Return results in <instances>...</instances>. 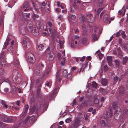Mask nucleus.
<instances>
[{
	"label": "nucleus",
	"instance_id": "nucleus-25",
	"mask_svg": "<svg viewBox=\"0 0 128 128\" xmlns=\"http://www.w3.org/2000/svg\"><path fill=\"white\" fill-rule=\"evenodd\" d=\"M29 6V5L28 3L27 2H24V4L22 6L24 8H26V9L27 8H28Z\"/></svg>",
	"mask_w": 128,
	"mask_h": 128
},
{
	"label": "nucleus",
	"instance_id": "nucleus-11",
	"mask_svg": "<svg viewBox=\"0 0 128 128\" xmlns=\"http://www.w3.org/2000/svg\"><path fill=\"white\" fill-rule=\"evenodd\" d=\"M54 57L51 54H48L47 56L46 59L50 61H52L54 59Z\"/></svg>",
	"mask_w": 128,
	"mask_h": 128
},
{
	"label": "nucleus",
	"instance_id": "nucleus-41",
	"mask_svg": "<svg viewBox=\"0 0 128 128\" xmlns=\"http://www.w3.org/2000/svg\"><path fill=\"white\" fill-rule=\"evenodd\" d=\"M103 56V55L101 53H99L98 54V56L100 60H101Z\"/></svg>",
	"mask_w": 128,
	"mask_h": 128
},
{
	"label": "nucleus",
	"instance_id": "nucleus-12",
	"mask_svg": "<svg viewBox=\"0 0 128 128\" xmlns=\"http://www.w3.org/2000/svg\"><path fill=\"white\" fill-rule=\"evenodd\" d=\"M0 66L2 67H4L6 65V63L4 58H2V60H0Z\"/></svg>",
	"mask_w": 128,
	"mask_h": 128
},
{
	"label": "nucleus",
	"instance_id": "nucleus-27",
	"mask_svg": "<svg viewBox=\"0 0 128 128\" xmlns=\"http://www.w3.org/2000/svg\"><path fill=\"white\" fill-rule=\"evenodd\" d=\"M123 48H124V50L126 52L128 50V44L124 45Z\"/></svg>",
	"mask_w": 128,
	"mask_h": 128
},
{
	"label": "nucleus",
	"instance_id": "nucleus-2",
	"mask_svg": "<svg viewBox=\"0 0 128 128\" xmlns=\"http://www.w3.org/2000/svg\"><path fill=\"white\" fill-rule=\"evenodd\" d=\"M81 121L80 118L76 119L70 126V128H77L81 125Z\"/></svg>",
	"mask_w": 128,
	"mask_h": 128
},
{
	"label": "nucleus",
	"instance_id": "nucleus-61",
	"mask_svg": "<svg viewBox=\"0 0 128 128\" xmlns=\"http://www.w3.org/2000/svg\"><path fill=\"white\" fill-rule=\"evenodd\" d=\"M128 73V69H127L124 74V76H126Z\"/></svg>",
	"mask_w": 128,
	"mask_h": 128
},
{
	"label": "nucleus",
	"instance_id": "nucleus-14",
	"mask_svg": "<svg viewBox=\"0 0 128 128\" xmlns=\"http://www.w3.org/2000/svg\"><path fill=\"white\" fill-rule=\"evenodd\" d=\"M128 60V58L126 56L122 58V63L123 65H126Z\"/></svg>",
	"mask_w": 128,
	"mask_h": 128
},
{
	"label": "nucleus",
	"instance_id": "nucleus-22",
	"mask_svg": "<svg viewBox=\"0 0 128 128\" xmlns=\"http://www.w3.org/2000/svg\"><path fill=\"white\" fill-rule=\"evenodd\" d=\"M92 16V14H88L87 15V18L88 21L90 22L92 21V20H91V17Z\"/></svg>",
	"mask_w": 128,
	"mask_h": 128
},
{
	"label": "nucleus",
	"instance_id": "nucleus-55",
	"mask_svg": "<svg viewBox=\"0 0 128 128\" xmlns=\"http://www.w3.org/2000/svg\"><path fill=\"white\" fill-rule=\"evenodd\" d=\"M5 82H7L9 83V84H10V85H11V82L10 81L8 80H6L5 81Z\"/></svg>",
	"mask_w": 128,
	"mask_h": 128
},
{
	"label": "nucleus",
	"instance_id": "nucleus-46",
	"mask_svg": "<svg viewBox=\"0 0 128 128\" xmlns=\"http://www.w3.org/2000/svg\"><path fill=\"white\" fill-rule=\"evenodd\" d=\"M67 72L66 70H64L63 72V74L64 76H65L67 74Z\"/></svg>",
	"mask_w": 128,
	"mask_h": 128
},
{
	"label": "nucleus",
	"instance_id": "nucleus-7",
	"mask_svg": "<svg viewBox=\"0 0 128 128\" xmlns=\"http://www.w3.org/2000/svg\"><path fill=\"white\" fill-rule=\"evenodd\" d=\"M117 51L118 52V56L120 58H121L123 56L124 53L120 50V47L117 48Z\"/></svg>",
	"mask_w": 128,
	"mask_h": 128
},
{
	"label": "nucleus",
	"instance_id": "nucleus-5",
	"mask_svg": "<svg viewBox=\"0 0 128 128\" xmlns=\"http://www.w3.org/2000/svg\"><path fill=\"white\" fill-rule=\"evenodd\" d=\"M42 69L39 66H37L36 67L35 73L37 75L40 74L42 73Z\"/></svg>",
	"mask_w": 128,
	"mask_h": 128
},
{
	"label": "nucleus",
	"instance_id": "nucleus-19",
	"mask_svg": "<svg viewBox=\"0 0 128 128\" xmlns=\"http://www.w3.org/2000/svg\"><path fill=\"white\" fill-rule=\"evenodd\" d=\"M119 93L121 95H122L124 94V89L123 86H121L119 88Z\"/></svg>",
	"mask_w": 128,
	"mask_h": 128
},
{
	"label": "nucleus",
	"instance_id": "nucleus-26",
	"mask_svg": "<svg viewBox=\"0 0 128 128\" xmlns=\"http://www.w3.org/2000/svg\"><path fill=\"white\" fill-rule=\"evenodd\" d=\"M9 119L6 116H4L2 118V120L3 122H8Z\"/></svg>",
	"mask_w": 128,
	"mask_h": 128
},
{
	"label": "nucleus",
	"instance_id": "nucleus-15",
	"mask_svg": "<svg viewBox=\"0 0 128 128\" xmlns=\"http://www.w3.org/2000/svg\"><path fill=\"white\" fill-rule=\"evenodd\" d=\"M29 108L28 105H26L25 106V110L24 113H23L22 116L23 117H24L26 115L27 111L28 110Z\"/></svg>",
	"mask_w": 128,
	"mask_h": 128
},
{
	"label": "nucleus",
	"instance_id": "nucleus-57",
	"mask_svg": "<svg viewBox=\"0 0 128 128\" xmlns=\"http://www.w3.org/2000/svg\"><path fill=\"white\" fill-rule=\"evenodd\" d=\"M76 104V100L75 99L72 102V105H74Z\"/></svg>",
	"mask_w": 128,
	"mask_h": 128
},
{
	"label": "nucleus",
	"instance_id": "nucleus-6",
	"mask_svg": "<svg viewBox=\"0 0 128 128\" xmlns=\"http://www.w3.org/2000/svg\"><path fill=\"white\" fill-rule=\"evenodd\" d=\"M32 30L31 32L34 36H36L38 35V30L35 27H32Z\"/></svg>",
	"mask_w": 128,
	"mask_h": 128
},
{
	"label": "nucleus",
	"instance_id": "nucleus-35",
	"mask_svg": "<svg viewBox=\"0 0 128 128\" xmlns=\"http://www.w3.org/2000/svg\"><path fill=\"white\" fill-rule=\"evenodd\" d=\"M72 2L73 6L75 8H76V5L75 0H72Z\"/></svg>",
	"mask_w": 128,
	"mask_h": 128
},
{
	"label": "nucleus",
	"instance_id": "nucleus-20",
	"mask_svg": "<svg viewBox=\"0 0 128 128\" xmlns=\"http://www.w3.org/2000/svg\"><path fill=\"white\" fill-rule=\"evenodd\" d=\"M100 124L102 127H105L106 126V123L104 120H101L100 122Z\"/></svg>",
	"mask_w": 128,
	"mask_h": 128
},
{
	"label": "nucleus",
	"instance_id": "nucleus-3",
	"mask_svg": "<svg viewBox=\"0 0 128 128\" xmlns=\"http://www.w3.org/2000/svg\"><path fill=\"white\" fill-rule=\"evenodd\" d=\"M22 44L24 48H26L30 45V43L28 38H25L23 39Z\"/></svg>",
	"mask_w": 128,
	"mask_h": 128
},
{
	"label": "nucleus",
	"instance_id": "nucleus-45",
	"mask_svg": "<svg viewBox=\"0 0 128 128\" xmlns=\"http://www.w3.org/2000/svg\"><path fill=\"white\" fill-rule=\"evenodd\" d=\"M70 18L72 20H74L76 18V16L74 15H72L70 16Z\"/></svg>",
	"mask_w": 128,
	"mask_h": 128
},
{
	"label": "nucleus",
	"instance_id": "nucleus-52",
	"mask_svg": "<svg viewBox=\"0 0 128 128\" xmlns=\"http://www.w3.org/2000/svg\"><path fill=\"white\" fill-rule=\"evenodd\" d=\"M21 8H22V10L23 11L24 10L25 12L26 11L28 10L29 9V8H27V9H26V8H24L23 7L22 8V7H21Z\"/></svg>",
	"mask_w": 128,
	"mask_h": 128
},
{
	"label": "nucleus",
	"instance_id": "nucleus-59",
	"mask_svg": "<svg viewBox=\"0 0 128 128\" xmlns=\"http://www.w3.org/2000/svg\"><path fill=\"white\" fill-rule=\"evenodd\" d=\"M30 13H28V14H26V16L27 18H30Z\"/></svg>",
	"mask_w": 128,
	"mask_h": 128
},
{
	"label": "nucleus",
	"instance_id": "nucleus-37",
	"mask_svg": "<svg viewBox=\"0 0 128 128\" xmlns=\"http://www.w3.org/2000/svg\"><path fill=\"white\" fill-rule=\"evenodd\" d=\"M90 114L89 113H86V116L84 118V120H87L89 116H90Z\"/></svg>",
	"mask_w": 128,
	"mask_h": 128
},
{
	"label": "nucleus",
	"instance_id": "nucleus-4",
	"mask_svg": "<svg viewBox=\"0 0 128 128\" xmlns=\"http://www.w3.org/2000/svg\"><path fill=\"white\" fill-rule=\"evenodd\" d=\"M58 57L59 60L60 61L61 64V65H64L65 62V59L64 58L62 57L60 53H58Z\"/></svg>",
	"mask_w": 128,
	"mask_h": 128
},
{
	"label": "nucleus",
	"instance_id": "nucleus-34",
	"mask_svg": "<svg viewBox=\"0 0 128 128\" xmlns=\"http://www.w3.org/2000/svg\"><path fill=\"white\" fill-rule=\"evenodd\" d=\"M115 110V111L114 112V114H117L120 112V108L119 107H117L116 108Z\"/></svg>",
	"mask_w": 128,
	"mask_h": 128
},
{
	"label": "nucleus",
	"instance_id": "nucleus-31",
	"mask_svg": "<svg viewBox=\"0 0 128 128\" xmlns=\"http://www.w3.org/2000/svg\"><path fill=\"white\" fill-rule=\"evenodd\" d=\"M97 85L98 84L97 83L95 82H92V86L94 88H96L97 87Z\"/></svg>",
	"mask_w": 128,
	"mask_h": 128
},
{
	"label": "nucleus",
	"instance_id": "nucleus-53",
	"mask_svg": "<svg viewBox=\"0 0 128 128\" xmlns=\"http://www.w3.org/2000/svg\"><path fill=\"white\" fill-rule=\"evenodd\" d=\"M46 86L48 87L49 88H50V86L51 85V84L50 82H48L46 84Z\"/></svg>",
	"mask_w": 128,
	"mask_h": 128
},
{
	"label": "nucleus",
	"instance_id": "nucleus-38",
	"mask_svg": "<svg viewBox=\"0 0 128 128\" xmlns=\"http://www.w3.org/2000/svg\"><path fill=\"white\" fill-rule=\"evenodd\" d=\"M30 118V116H27V117L24 120V124H25L26 122H27L29 119V118Z\"/></svg>",
	"mask_w": 128,
	"mask_h": 128
},
{
	"label": "nucleus",
	"instance_id": "nucleus-44",
	"mask_svg": "<svg viewBox=\"0 0 128 128\" xmlns=\"http://www.w3.org/2000/svg\"><path fill=\"white\" fill-rule=\"evenodd\" d=\"M4 52L0 54V60H2V58H4Z\"/></svg>",
	"mask_w": 128,
	"mask_h": 128
},
{
	"label": "nucleus",
	"instance_id": "nucleus-16",
	"mask_svg": "<svg viewBox=\"0 0 128 128\" xmlns=\"http://www.w3.org/2000/svg\"><path fill=\"white\" fill-rule=\"evenodd\" d=\"M90 30L91 32H93V30H94V32H96L98 29V28L96 26H92L91 27L90 26Z\"/></svg>",
	"mask_w": 128,
	"mask_h": 128
},
{
	"label": "nucleus",
	"instance_id": "nucleus-54",
	"mask_svg": "<svg viewBox=\"0 0 128 128\" xmlns=\"http://www.w3.org/2000/svg\"><path fill=\"white\" fill-rule=\"evenodd\" d=\"M104 69L105 71H106L107 70L108 67L106 65L104 66Z\"/></svg>",
	"mask_w": 128,
	"mask_h": 128
},
{
	"label": "nucleus",
	"instance_id": "nucleus-56",
	"mask_svg": "<svg viewBox=\"0 0 128 128\" xmlns=\"http://www.w3.org/2000/svg\"><path fill=\"white\" fill-rule=\"evenodd\" d=\"M8 88H5L4 89V90L6 92H8Z\"/></svg>",
	"mask_w": 128,
	"mask_h": 128
},
{
	"label": "nucleus",
	"instance_id": "nucleus-30",
	"mask_svg": "<svg viewBox=\"0 0 128 128\" xmlns=\"http://www.w3.org/2000/svg\"><path fill=\"white\" fill-rule=\"evenodd\" d=\"M14 65L16 67H18L19 64L18 62V59H16V60L14 61Z\"/></svg>",
	"mask_w": 128,
	"mask_h": 128
},
{
	"label": "nucleus",
	"instance_id": "nucleus-42",
	"mask_svg": "<svg viewBox=\"0 0 128 128\" xmlns=\"http://www.w3.org/2000/svg\"><path fill=\"white\" fill-rule=\"evenodd\" d=\"M47 6H46V8H47V10L48 11L49 10L50 6L49 5V3L48 2H47L46 3Z\"/></svg>",
	"mask_w": 128,
	"mask_h": 128
},
{
	"label": "nucleus",
	"instance_id": "nucleus-60",
	"mask_svg": "<svg viewBox=\"0 0 128 128\" xmlns=\"http://www.w3.org/2000/svg\"><path fill=\"white\" fill-rule=\"evenodd\" d=\"M60 2L58 1L57 2V6L58 7H60L61 5H60Z\"/></svg>",
	"mask_w": 128,
	"mask_h": 128
},
{
	"label": "nucleus",
	"instance_id": "nucleus-9",
	"mask_svg": "<svg viewBox=\"0 0 128 128\" xmlns=\"http://www.w3.org/2000/svg\"><path fill=\"white\" fill-rule=\"evenodd\" d=\"M107 60L109 66H111L112 65V57L111 56H108L107 57Z\"/></svg>",
	"mask_w": 128,
	"mask_h": 128
},
{
	"label": "nucleus",
	"instance_id": "nucleus-62",
	"mask_svg": "<svg viewBox=\"0 0 128 128\" xmlns=\"http://www.w3.org/2000/svg\"><path fill=\"white\" fill-rule=\"evenodd\" d=\"M1 102H2V105H4L5 104V102L4 100H1Z\"/></svg>",
	"mask_w": 128,
	"mask_h": 128
},
{
	"label": "nucleus",
	"instance_id": "nucleus-58",
	"mask_svg": "<svg viewBox=\"0 0 128 128\" xmlns=\"http://www.w3.org/2000/svg\"><path fill=\"white\" fill-rule=\"evenodd\" d=\"M51 69L50 68H49L48 69V71L46 72V74L48 75L49 74V72L50 71Z\"/></svg>",
	"mask_w": 128,
	"mask_h": 128
},
{
	"label": "nucleus",
	"instance_id": "nucleus-23",
	"mask_svg": "<svg viewBox=\"0 0 128 128\" xmlns=\"http://www.w3.org/2000/svg\"><path fill=\"white\" fill-rule=\"evenodd\" d=\"M114 62L116 67H118L120 65V62L118 60H115Z\"/></svg>",
	"mask_w": 128,
	"mask_h": 128
},
{
	"label": "nucleus",
	"instance_id": "nucleus-24",
	"mask_svg": "<svg viewBox=\"0 0 128 128\" xmlns=\"http://www.w3.org/2000/svg\"><path fill=\"white\" fill-rule=\"evenodd\" d=\"M92 41L93 42H94L95 41L97 40L98 38V37L96 36V34H92Z\"/></svg>",
	"mask_w": 128,
	"mask_h": 128
},
{
	"label": "nucleus",
	"instance_id": "nucleus-49",
	"mask_svg": "<svg viewBox=\"0 0 128 128\" xmlns=\"http://www.w3.org/2000/svg\"><path fill=\"white\" fill-rule=\"evenodd\" d=\"M103 10L102 8H99L97 10V14H99L100 12Z\"/></svg>",
	"mask_w": 128,
	"mask_h": 128
},
{
	"label": "nucleus",
	"instance_id": "nucleus-17",
	"mask_svg": "<svg viewBox=\"0 0 128 128\" xmlns=\"http://www.w3.org/2000/svg\"><path fill=\"white\" fill-rule=\"evenodd\" d=\"M82 28L83 30L82 34L84 35H86V30L88 28H86L85 25H83L82 26Z\"/></svg>",
	"mask_w": 128,
	"mask_h": 128
},
{
	"label": "nucleus",
	"instance_id": "nucleus-36",
	"mask_svg": "<svg viewBox=\"0 0 128 128\" xmlns=\"http://www.w3.org/2000/svg\"><path fill=\"white\" fill-rule=\"evenodd\" d=\"M122 37L124 38L126 37V36L125 34V32L124 31H122L121 34Z\"/></svg>",
	"mask_w": 128,
	"mask_h": 128
},
{
	"label": "nucleus",
	"instance_id": "nucleus-13",
	"mask_svg": "<svg viewBox=\"0 0 128 128\" xmlns=\"http://www.w3.org/2000/svg\"><path fill=\"white\" fill-rule=\"evenodd\" d=\"M118 12L120 15H122V16L124 15L126 12L125 7H123L121 10H119Z\"/></svg>",
	"mask_w": 128,
	"mask_h": 128
},
{
	"label": "nucleus",
	"instance_id": "nucleus-48",
	"mask_svg": "<svg viewBox=\"0 0 128 128\" xmlns=\"http://www.w3.org/2000/svg\"><path fill=\"white\" fill-rule=\"evenodd\" d=\"M35 120V119L34 118H31L29 120V122L30 123H33L34 122Z\"/></svg>",
	"mask_w": 128,
	"mask_h": 128
},
{
	"label": "nucleus",
	"instance_id": "nucleus-28",
	"mask_svg": "<svg viewBox=\"0 0 128 128\" xmlns=\"http://www.w3.org/2000/svg\"><path fill=\"white\" fill-rule=\"evenodd\" d=\"M118 77L117 76H116L114 78V82L112 84H115L118 81Z\"/></svg>",
	"mask_w": 128,
	"mask_h": 128
},
{
	"label": "nucleus",
	"instance_id": "nucleus-64",
	"mask_svg": "<svg viewBox=\"0 0 128 128\" xmlns=\"http://www.w3.org/2000/svg\"><path fill=\"white\" fill-rule=\"evenodd\" d=\"M64 122L62 121H60L59 123V124L60 125H62V124Z\"/></svg>",
	"mask_w": 128,
	"mask_h": 128
},
{
	"label": "nucleus",
	"instance_id": "nucleus-29",
	"mask_svg": "<svg viewBox=\"0 0 128 128\" xmlns=\"http://www.w3.org/2000/svg\"><path fill=\"white\" fill-rule=\"evenodd\" d=\"M59 72H58V74L56 76V80L57 81H58L59 82L60 81L61 78L60 77L59 74Z\"/></svg>",
	"mask_w": 128,
	"mask_h": 128
},
{
	"label": "nucleus",
	"instance_id": "nucleus-1",
	"mask_svg": "<svg viewBox=\"0 0 128 128\" xmlns=\"http://www.w3.org/2000/svg\"><path fill=\"white\" fill-rule=\"evenodd\" d=\"M47 26L48 29V33H44L47 36L49 35L52 38H54L56 35V28L53 26H52L51 22H48L47 24Z\"/></svg>",
	"mask_w": 128,
	"mask_h": 128
},
{
	"label": "nucleus",
	"instance_id": "nucleus-18",
	"mask_svg": "<svg viewBox=\"0 0 128 128\" xmlns=\"http://www.w3.org/2000/svg\"><path fill=\"white\" fill-rule=\"evenodd\" d=\"M57 42H58V40H57ZM59 45L60 49H62L63 48V45L64 43V41L63 40H59Z\"/></svg>",
	"mask_w": 128,
	"mask_h": 128
},
{
	"label": "nucleus",
	"instance_id": "nucleus-39",
	"mask_svg": "<svg viewBox=\"0 0 128 128\" xmlns=\"http://www.w3.org/2000/svg\"><path fill=\"white\" fill-rule=\"evenodd\" d=\"M44 48V46L42 44H40L38 46V48L39 50L41 51Z\"/></svg>",
	"mask_w": 128,
	"mask_h": 128
},
{
	"label": "nucleus",
	"instance_id": "nucleus-40",
	"mask_svg": "<svg viewBox=\"0 0 128 128\" xmlns=\"http://www.w3.org/2000/svg\"><path fill=\"white\" fill-rule=\"evenodd\" d=\"M71 118H67L66 119V120L65 122H66L67 123H69L71 121Z\"/></svg>",
	"mask_w": 128,
	"mask_h": 128
},
{
	"label": "nucleus",
	"instance_id": "nucleus-33",
	"mask_svg": "<svg viewBox=\"0 0 128 128\" xmlns=\"http://www.w3.org/2000/svg\"><path fill=\"white\" fill-rule=\"evenodd\" d=\"M32 27L30 25L28 26L27 27V29L28 31L31 32L32 29Z\"/></svg>",
	"mask_w": 128,
	"mask_h": 128
},
{
	"label": "nucleus",
	"instance_id": "nucleus-47",
	"mask_svg": "<svg viewBox=\"0 0 128 128\" xmlns=\"http://www.w3.org/2000/svg\"><path fill=\"white\" fill-rule=\"evenodd\" d=\"M125 126V125L123 123H121L119 126V128H122Z\"/></svg>",
	"mask_w": 128,
	"mask_h": 128
},
{
	"label": "nucleus",
	"instance_id": "nucleus-10",
	"mask_svg": "<svg viewBox=\"0 0 128 128\" xmlns=\"http://www.w3.org/2000/svg\"><path fill=\"white\" fill-rule=\"evenodd\" d=\"M103 20L104 21L106 22L110 23L111 22L109 20V17L108 15L107 14L104 16Z\"/></svg>",
	"mask_w": 128,
	"mask_h": 128
},
{
	"label": "nucleus",
	"instance_id": "nucleus-50",
	"mask_svg": "<svg viewBox=\"0 0 128 128\" xmlns=\"http://www.w3.org/2000/svg\"><path fill=\"white\" fill-rule=\"evenodd\" d=\"M120 30L119 32H117L116 34V36L117 37H118L120 36Z\"/></svg>",
	"mask_w": 128,
	"mask_h": 128
},
{
	"label": "nucleus",
	"instance_id": "nucleus-21",
	"mask_svg": "<svg viewBox=\"0 0 128 128\" xmlns=\"http://www.w3.org/2000/svg\"><path fill=\"white\" fill-rule=\"evenodd\" d=\"M107 81L106 79H102L101 83L102 85L105 86L107 84Z\"/></svg>",
	"mask_w": 128,
	"mask_h": 128
},
{
	"label": "nucleus",
	"instance_id": "nucleus-32",
	"mask_svg": "<svg viewBox=\"0 0 128 128\" xmlns=\"http://www.w3.org/2000/svg\"><path fill=\"white\" fill-rule=\"evenodd\" d=\"M81 41L82 43L83 44H85L87 42V38H83L82 39Z\"/></svg>",
	"mask_w": 128,
	"mask_h": 128
},
{
	"label": "nucleus",
	"instance_id": "nucleus-43",
	"mask_svg": "<svg viewBox=\"0 0 128 128\" xmlns=\"http://www.w3.org/2000/svg\"><path fill=\"white\" fill-rule=\"evenodd\" d=\"M17 73V71L16 70H14L12 72L13 75L14 76H16L15 75H16Z\"/></svg>",
	"mask_w": 128,
	"mask_h": 128
},
{
	"label": "nucleus",
	"instance_id": "nucleus-8",
	"mask_svg": "<svg viewBox=\"0 0 128 128\" xmlns=\"http://www.w3.org/2000/svg\"><path fill=\"white\" fill-rule=\"evenodd\" d=\"M28 60L31 63H33L35 60L34 56L33 55L29 56L28 58Z\"/></svg>",
	"mask_w": 128,
	"mask_h": 128
},
{
	"label": "nucleus",
	"instance_id": "nucleus-51",
	"mask_svg": "<svg viewBox=\"0 0 128 128\" xmlns=\"http://www.w3.org/2000/svg\"><path fill=\"white\" fill-rule=\"evenodd\" d=\"M58 18L59 20H62L63 19V17L62 16L60 15L58 17Z\"/></svg>",
	"mask_w": 128,
	"mask_h": 128
},
{
	"label": "nucleus",
	"instance_id": "nucleus-63",
	"mask_svg": "<svg viewBox=\"0 0 128 128\" xmlns=\"http://www.w3.org/2000/svg\"><path fill=\"white\" fill-rule=\"evenodd\" d=\"M13 108H14L15 110H18V107H12Z\"/></svg>",
	"mask_w": 128,
	"mask_h": 128
}]
</instances>
